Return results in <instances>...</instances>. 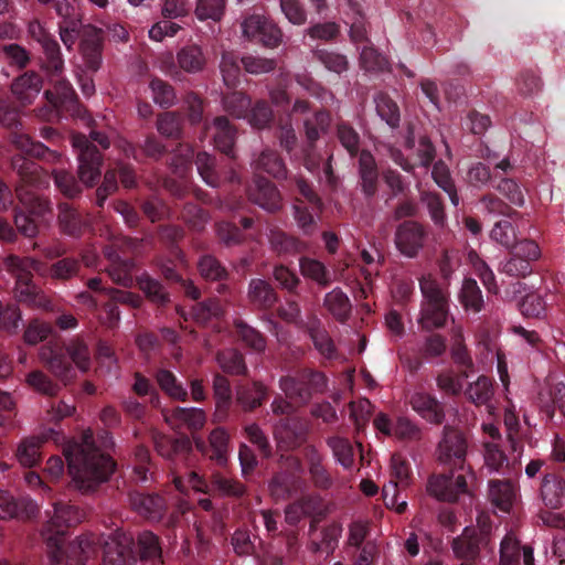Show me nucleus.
Here are the masks:
<instances>
[{"label": "nucleus", "mask_w": 565, "mask_h": 565, "mask_svg": "<svg viewBox=\"0 0 565 565\" xmlns=\"http://www.w3.org/2000/svg\"><path fill=\"white\" fill-rule=\"evenodd\" d=\"M409 403L412 408L423 418L430 423H439L443 418L438 402L430 395L425 393H415L412 395Z\"/></svg>", "instance_id": "20"}, {"label": "nucleus", "mask_w": 565, "mask_h": 565, "mask_svg": "<svg viewBox=\"0 0 565 565\" xmlns=\"http://www.w3.org/2000/svg\"><path fill=\"white\" fill-rule=\"evenodd\" d=\"M221 72L226 86H235L238 82L241 70L234 56L224 54L221 61Z\"/></svg>", "instance_id": "59"}, {"label": "nucleus", "mask_w": 565, "mask_h": 565, "mask_svg": "<svg viewBox=\"0 0 565 565\" xmlns=\"http://www.w3.org/2000/svg\"><path fill=\"white\" fill-rule=\"evenodd\" d=\"M397 249L407 257H414L423 246V230L413 222L399 225L395 234Z\"/></svg>", "instance_id": "16"}, {"label": "nucleus", "mask_w": 565, "mask_h": 565, "mask_svg": "<svg viewBox=\"0 0 565 565\" xmlns=\"http://www.w3.org/2000/svg\"><path fill=\"white\" fill-rule=\"evenodd\" d=\"M467 443L463 435L457 429H447L437 449L438 460L445 465H454L465 470V456Z\"/></svg>", "instance_id": "10"}, {"label": "nucleus", "mask_w": 565, "mask_h": 565, "mask_svg": "<svg viewBox=\"0 0 565 565\" xmlns=\"http://www.w3.org/2000/svg\"><path fill=\"white\" fill-rule=\"evenodd\" d=\"M511 292L512 299L518 302L523 316L539 318L545 313L546 302L544 298L535 291H527L523 282H515Z\"/></svg>", "instance_id": "14"}, {"label": "nucleus", "mask_w": 565, "mask_h": 565, "mask_svg": "<svg viewBox=\"0 0 565 565\" xmlns=\"http://www.w3.org/2000/svg\"><path fill=\"white\" fill-rule=\"evenodd\" d=\"M431 177L438 186L448 193L451 203L457 206L459 204V196L455 191L448 167L444 162L435 163Z\"/></svg>", "instance_id": "35"}, {"label": "nucleus", "mask_w": 565, "mask_h": 565, "mask_svg": "<svg viewBox=\"0 0 565 565\" xmlns=\"http://www.w3.org/2000/svg\"><path fill=\"white\" fill-rule=\"evenodd\" d=\"M30 33L42 45L46 56L45 68L52 72L50 82L53 84V89L45 92L46 98L56 108H62L73 114L77 113L78 105L75 93L71 85L60 77L63 61L60 56L56 41L40 22L30 24Z\"/></svg>", "instance_id": "3"}, {"label": "nucleus", "mask_w": 565, "mask_h": 565, "mask_svg": "<svg viewBox=\"0 0 565 565\" xmlns=\"http://www.w3.org/2000/svg\"><path fill=\"white\" fill-rule=\"evenodd\" d=\"M217 360L221 367L226 372L241 374L245 371L243 358L236 350H227L222 352Z\"/></svg>", "instance_id": "56"}, {"label": "nucleus", "mask_w": 565, "mask_h": 565, "mask_svg": "<svg viewBox=\"0 0 565 565\" xmlns=\"http://www.w3.org/2000/svg\"><path fill=\"white\" fill-rule=\"evenodd\" d=\"M227 441L228 436L221 428L213 430L210 435V446L213 450L211 458L215 459L221 465L226 462Z\"/></svg>", "instance_id": "48"}, {"label": "nucleus", "mask_w": 565, "mask_h": 565, "mask_svg": "<svg viewBox=\"0 0 565 565\" xmlns=\"http://www.w3.org/2000/svg\"><path fill=\"white\" fill-rule=\"evenodd\" d=\"M333 455L338 462L344 468H351L354 463V449L350 441L342 437H333L329 439Z\"/></svg>", "instance_id": "34"}, {"label": "nucleus", "mask_w": 565, "mask_h": 565, "mask_svg": "<svg viewBox=\"0 0 565 565\" xmlns=\"http://www.w3.org/2000/svg\"><path fill=\"white\" fill-rule=\"evenodd\" d=\"M66 350L73 362L81 371L88 370L90 359L87 345L85 343L78 340H74L67 345Z\"/></svg>", "instance_id": "55"}, {"label": "nucleus", "mask_w": 565, "mask_h": 565, "mask_svg": "<svg viewBox=\"0 0 565 565\" xmlns=\"http://www.w3.org/2000/svg\"><path fill=\"white\" fill-rule=\"evenodd\" d=\"M473 480L470 470H459L450 476L434 477L428 481V492L439 500L456 501L460 494L469 492V482Z\"/></svg>", "instance_id": "7"}, {"label": "nucleus", "mask_w": 565, "mask_h": 565, "mask_svg": "<svg viewBox=\"0 0 565 565\" xmlns=\"http://www.w3.org/2000/svg\"><path fill=\"white\" fill-rule=\"evenodd\" d=\"M60 440V433L54 428L43 430L41 436L22 440L15 452L17 460L23 467H33L40 460V448L46 440Z\"/></svg>", "instance_id": "12"}, {"label": "nucleus", "mask_w": 565, "mask_h": 565, "mask_svg": "<svg viewBox=\"0 0 565 565\" xmlns=\"http://www.w3.org/2000/svg\"><path fill=\"white\" fill-rule=\"evenodd\" d=\"M90 39L84 40L81 45L85 66L88 71H96L100 64V34L97 30L88 28Z\"/></svg>", "instance_id": "23"}, {"label": "nucleus", "mask_w": 565, "mask_h": 565, "mask_svg": "<svg viewBox=\"0 0 565 565\" xmlns=\"http://www.w3.org/2000/svg\"><path fill=\"white\" fill-rule=\"evenodd\" d=\"M72 143L78 151L79 179L85 185L92 186L100 175V154L96 148L89 143L85 136L74 135Z\"/></svg>", "instance_id": "8"}, {"label": "nucleus", "mask_w": 565, "mask_h": 565, "mask_svg": "<svg viewBox=\"0 0 565 565\" xmlns=\"http://www.w3.org/2000/svg\"><path fill=\"white\" fill-rule=\"evenodd\" d=\"M164 420L174 429H200L204 426L206 417L202 409L195 407H179L163 413Z\"/></svg>", "instance_id": "17"}, {"label": "nucleus", "mask_w": 565, "mask_h": 565, "mask_svg": "<svg viewBox=\"0 0 565 565\" xmlns=\"http://www.w3.org/2000/svg\"><path fill=\"white\" fill-rule=\"evenodd\" d=\"M468 260L480 277L484 287L491 292H497L498 288L494 282V275L492 270L487 266V264L480 259L473 250L468 253Z\"/></svg>", "instance_id": "42"}, {"label": "nucleus", "mask_w": 565, "mask_h": 565, "mask_svg": "<svg viewBox=\"0 0 565 565\" xmlns=\"http://www.w3.org/2000/svg\"><path fill=\"white\" fill-rule=\"evenodd\" d=\"M541 257V249L533 241L524 239L515 246L512 255L501 264V271L512 277H524L532 273L531 263Z\"/></svg>", "instance_id": "9"}, {"label": "nucleus", "mask_w": 565, "mask_h": 565, "mask_svg": "<svg viewBox=\"0 0 565 565\" xmlns=\"http://www.w3.org/2000/svg\"><path fill=\"white\" fill-rule=\"evenodd\" d=\"M178 63L185 72L194 73L203 68L205 58L199 46H188L178 53Z\"/></svg>", "instance_id": "28"}, {"label": "nucleus", "mask_w": 565, "mask_h": 565, "mask_svg": "<svg viewBox=\"0 0 565 565\" xmlns=\"http://www.w3.org/2000/svg\"><path fill=\"white\" fill-rule=\"evenodd\" d=\"M324 305L338 319H344L351 310L349 298L338 288L326 296Z\"/></svg>", "instance_id": "30"}, {"label": "nucleus", "mask_w": 565, "mask_h": 565, "mask_svg": "<svg viewBox=\"0 0 565 565\" xmlns=\"http://www.w3.org/2000/svg\"><path fill=\"white\" fill-rule=\"evenodd\" d=\"M40 359L44 362L49 369L55 374L57 377L63 381L70 380L71 369L68 364L65 362L64 358L60 354H56L51 345H46L41 348L40 350Z\"/></svg>", "instance_id": "26"}, {"label": "nucleus", "mask_w": 565, "mask_h": 565, "mask_svg": "<svg viewBox=\"0 0 565 565\" xmlns=\"http://www.w3.org/2000/svg\"><path fill=\"white\" fill-rule=\"evenodd\" d=\"M139 288L146 294L151 301L157 303H163L168 300V295L163 287L154 279L149 276H141L138 279Z\"/></svg>", "instance_id": "51"}, {"label": "nucleus", "mask_w": 565, "mask_h": 565, "mask_svg": "<svg viewBox=\"0 0 565 565\" xmlns=\"http://www.w3.org/2000/svg\"><path fill=\"white\" fill-rule=\"evenodd\" d=\"M541 497L546 507L558 509L565 504V479L557 475L544 477Z\"/></svg>", "instance_id": "18"}, {"label": "nucleus", "mask_w": 565, "mask_h": 565, "mask_svg": "<svg viewBox=\"0 0 565 565\" xmlns=\"http://www.w3.org/2000/svg\"><path fill=\"white\" fill-rule=\"evenodd\" d=\"M491 238L502 246L510 248L515 243L516 232L510 221H499L491 231Z\"/></svg>", "instance_id": "41"}, {"label": "nucleus", "mask_w": 565, "mask_h": 565, "mask_svg": "<svg viewBox=\"0 0 565 565\" xmlns=\"http://www.w3.org/2000/svg\"><path fill=\"white\" fill-rule=\"evenodd\" d=\"M300 271L305 277L310 278L322 286L331 281L330 273L321 262L316 259L302 258L300 260Z\"/></svg>", "instance_id": "29"}, {"label": "nucleus", "mask_w": 565, "mask_h": 565, "mask_svg": "<svg viewBox=\"0 0 565 565\" xmlns=\"http://www.w3.org/2000/svg\"><path fill=\"white\" fill-rule=\"evenodd\" d=\"M132 539L119 532L108 537L104 545V565H125L131 556Z\"/></svg>", "instance_id": "15"}, {"label": "nucleus", "mask_w": 565, "mask_h": 565, "mask_svg": "<svg viewBox=\"0 0 565 565\" xmlns=\"http://www.w3.org/2000/svg\"><path fill=\"white\" fill-rule=\"evenodd\" d=\"M236 329L242 340L253 350L260 352L265 349L264 338L253 328L243 321L236 322Z\"/></svg>", "instance_id": "54"}, {"label": "nucleus", "mask_w": 565, "mask_h": 565, "mask_svg": "<svg viewBox=\"0 0 565 565\" xmlns=\"http://www.w3.org/2000/svg\"><path fill=\"white\" fill-rule=\"evenodd\" d=\"M324 386V377L319 373L310 374L309 377L301 376L295 379L286 376L280 380V388L288 398H299L300 402H306L309 398L310 390H319Z\"/></svg>", "instance_id": "13"}, {"label": "nucleus", "mask_w": 565, "mask_h": 565, "mask_svg": "<svg viewBox=\"0 0 565 565\" xmlns=\"http://www.w3.org/2000/svg\"><path fill=\"white\" fill-rule=\"evenodd\" d=\"M250 198L264 210L274 211L279 207V193L268 180H259L255 189L250 190Z\"/></svg>", "instance_id": "22"}, {"label": "nucleus", "mask_w": 565, "mask_h": 565, "mask_svg": "<svg viewBox=\"0 0 565 565\" xmlns=\"http://www.w3.org/2000/svg\"><path fill=\"white\" fill-rule=\"evenodd\" d=\"M280 9L292 24L301 25L307 20L306 12L298 0H280Z\"/></svg>", "instance_id": "57"}, {"label": "nucleus", "mask_w": 565, "mask_h": 565, "mask_svg": "<svg viewBox=\"0 0 565 565\" xmlns=\"http://www.w3.org/2000/svg\"><path fill=\"white\" fill-rule=\"evenodd\" d=\"M265 387L262 384H253L250 386H242L237 391V401L246 409L257 407L265 396Z\"/></svg>", "instance_id": "38"}, {"label": "nucleus", "mask_w": 565, "mask_h": 565, "mask_svg": "<svg viewBox=\"0 0 565 565\" xmlns=\"http://www.w3.org/2000/svg\"><path fill=\"white\" fill-rule=\"evenodd\" d=\"M154 103L160 106L173 104L175 96L172 88L160 79H154L150 84Z\"/></svg>", "instance_id": "62"}, {"label": "nucleus", "mask_w": 565, "mask_h": 565, "mask_svg": "<svg viewBox=\"0 0 565 565\" xmlns=\"http://www.w3.org/2000/svg\"><path fill=\"white\" fill-rule=\"evenodd\" d=\"M157 451L164 458H172L173 455L185 452L190 449V441L186 438L171 440L166 436L154 438Z\"/></svg>", "instance_id": "33"}, {"label": "nucleus", "mask_w": 565, "mask_h": 565, "mask_svg": "<svg viewBox=\"0 0 565 565\" xmlns=\"http://www.w3.org/2000/svg\"><path fill=\"white\" fill-rule=\"evenodd\" d=\"M225 10V0H198L195 14L199 20L218 21Z\"/></svg>", "instance_id": "39"}, {"label": "nucleus", "mask_w": 565, "mask_h": 565, "mask_svg": "<svg viewBox=\"0 0 565 565\" xmlns=\"http://www.w3.org/2000/svg\"><path fill=\"white\" fill-rule=\"evenodd\" d=\"M360 173L364 192L369 195L372 194L374 192L377 173L374 159L369 152L363 151L360 156Z\"/></svg>", "instance_id": "32"}, {"label": "nucleus", "mask_w": 565, "mask_h": 565, "mask_svg": "<svg viewBox=\"0 0 565 565\" xmlns=\"http://www.w3.org/2000/svg\"><path fill=\"white\" fill-rule=\"evenodd\" d=\"M268 23L269 20L263 15H250L242 23L243 34L249 39H258L260 41V35Z\"/></svg>", "instance_id": "58"}, {"label": "nucleus", "mask_w": 565, "mask_h": 565, "mask_svg": "<svg viewBox=\"0 0 565 565\" xmlns=\"http://www.w3.org/2000/svg\"><path fill=\"white\" fill-rule=\"evenodd\" d=\"M379 116L391 127H396L399 121L397 105L387 96L381 95L375 99Z\"/></svg>", "instance_id": "44"}, {"label": "nucleus", "mask_w": 565, "mask_h": 565, "mask_svg": "<svg viewBox=\"0 0 565 565\" xmlns=\"http://www.w3.org/2000/svg\"><path fill=\"white\" fill-rule=\"evenodd\" d=\"M6 266L17 277L15 291L21 300L46 307L43 296H40L38 288L31 282L32 273H40L39 264L31 258H19L9 256L6 258Z\"/></svg>", "instance_id": "6"}, {"label": "nucleus", "mask_w": 565, "mask_h": 565, "mask_svg": "<svg viewBox=\"0 0 565 565\" xmlns=\"http://www.w3.org/2000/svg\"><path fill=\"white\" fill-rule=\"evenodd\" d=\"M249 297L254 302L262 306H268L275 301L274 290L262 279H255L250 282Z\"/></svg>", "instance_id": "46"}, {"label": "nucleus", "mask_w": 565, "mask_h": 565, "mask_svg": "<svg viewBox=\"0 0 565 565\" xmlns=\"http://www.w3.org/2000/svg\"><path fill=\"white\" fill-rule=\"evenodd\" d=\"M26 384L34 391L54 395L57 392V386L41 371H33L26 375Z\"/></svg>", "instance_id": "50"}, {"label": "nucleus", "mask_w": 565, "mask_h": 565, "mask_svg": "<svg viewBox=\"0 0 565 565\" xmlns=\"http://www.w3.org/2000/svg\"><path fill=\"white\" fill-rule=\"evenodd\" d=\"M451 354L458 364L466 365L470 362L463 345V330L460 324H454L450 330Z\"/></svg>", "instance_id": "43"}, {"label": "nucleus", "mask_w": 565, "mask_h": 565, "mask_svg": "<svg viewBox=\"0 0 565 565\" xmlns=\"http://www.w3.org/2000/svg\"><path fill=\"white\" fill-rule=\"evenodd\" d=\"M138 546L143 558H158L161 554V548L158 537L151 532H142L138 536Z\"/></svg>", "instance_id": "53"}, {"label": "nucleus", "mask_w": 565, "mask_h": 565, "mask_svg": "<svg viewBox=\"0 0 565 565\" xmlns=\"http://www.w3.org/2000/svg\"><path fill=\"white\" fill-rule=\"evenodd\" d=\"M373 425L380 434L386 437L413 439L419 434L418 427L404 416L397 417L393 423L386 414L379 413L373 420Z\"/></svg>", "instance_id": "11"}, {"label": "nucleus", "mask_w": 565, "mask_h": 565, "mask_svg": "<svg viewBox=\"0 0 565 565\" xmlns=\"http://www.w3.org/2000/svg\"><path fill=\"white\" fill-rule=\"evenodd\" d=\"M351 418L354 420L358 430L362 429L369 422L371 415V403L367 399H360L350 404Z\"/></svg>", "instance_id": "63"}, {"label": "nucleus", "mask_w": 565, "mask_h": 565, "mask_svg": "<svg viewBox=\"0 0 565 565\" xmlns=\"http://www.w3.org/2000/svg\"><path fill=\"white\" fill-rule=\"evenodd\" d=\"M111 446L113 441L106 431L96 438L87 430L81 441L65 450L68 472L78 490H94L110 477L115 465L105 450Z\"/></svg>", "instance_id": "1"}, {"label": "nucleus", "mask_w": 565, "mask_h": 565, "mask_svg": "<svg viewBox=\"0 0 565 565\" xmlns=\"http://www.w3.org/2000/svg\"><path fill=\"white\" fill-rule=\"evenodd\" d=\"M303 434V427L298 426L295 420L280 423L275 429L277 441L286 447H294Z\"/></svg>", "instance_id": "31"}, {"label": "nucleus", "mask_w": 565, "mask_h": 565, "mask_svg": "<svg viewBox=\"0 0 565 565\" xmlns=\"http://www.w3.org/2000/svg\"><path fill=\"white\" fill-rule=\"evenodd\" d=\"M489 497L498 509L508 512L516 499V492L509 481H491Z\"/></svg>", "instance_id": "21"}, {"label": "nucleus", "mask_w": 565, "mask_h": 565, "mask_svg": "<svg viewBox=\"0 0 565 565\" xmlns=\"http://www.w3.org/2000/svg\"><path fill=\"white\" fill-rule=\"evenodd\" d=\"M11 142L17 149L29 156H42L46 151L43 145L31 141L26 135L21 132L13 134Z\"/></svg>", "instance_id": "60"}, {"label": "nucleus", "mask_w": 565, "mask_h": 565, "mask_svg": "<svg viewBox=\"0 0 565 565\" xmlns=\"http://www.w3.org/2000/svg\"><path fill=\"white\" fill-rule=\"evenodd\" d=\"M257 170H264L274 177L285 175V166L282 161L273 151H264L255 162Z\"/></svg>", "instance_id": "40"}, {"label": "nucleus", "mask_w": 565, "mask_h": 565, "mask_svg": "<svg viewBox=\"0 0 565 565\" xmlns=\"http://www.w3.org/2000/svg\"><path fill=\"white\" fill-rule=\"evenodd\" d=\"M521 556L519 542L513 533H508L501 541L500 562L501 565H518Z\"/></svg>", "instance_id": "37"}, {"label": "nucleus", "mask_w": 565, "mask_h": 565, "mask_svg": "<svg viewBox=\"0 0 565 565\" xmlns=\"http://www.w3.org/2000/svg\"><path fill=\"white\" fill-rule=\"evenodd\" d=\"M361 64L366 71L383 70L387 65L384 56L371 46H364L361 51Z\"/></svg>", "instance_id": "64"}, {"label": "nucleus", "mask_w": 565, "mask_h": 565, "mask_svg": "<svg viewBox=\"0 0 565 565\" xmlns=\"http://www.w3.org/2000/svg\"><path fill=\"white\" fill-rule=\"evenodd\" d=\"M132 505L139 513L156 518L163 509V501L157 495L137 494L132 498Z\"/></svg>", "instance_id": "36"}, {"label": "nucleus", "mask_w": 565, "mask_h": 565, "mask_svg": "<svg viewBox=\"0 0 565 565\" xmlns=\"http://www.w3.org/2000/svg\"><path fill=\"white\" fill-rule=\"evenodd\" d=\"M84 519L85 512L75 505L62 502L54 504L53 515L50 516L42 532L52 562L58 563L65 557L66 565H85L96 554V537L94 535L79 536L64 550L65 529Z\"/></svg>", "instance_id": "2"}, {"label": "nucleus", "mask_w": 565, "mask_h": 565, "mask_svg": "<svg viewBox=\"0 0 565 565\" xmlns=\"http://www.w3.org/2000/svg\"><path fill=\"white\" fill-rule=\"evenodd\" d=\"M491 525L487 515H479L477 526L465 527L462 534L454 540L452 550L457 557L472 561L488 547Z\"/></svg>", "instance_id": "5"}, {"label": "nucleus", "mask_w": 565, "mask_h": 565, "mask_svg": "<svg viewBox=\"0 0 565 565\" xmlns=\"http://www.w3.org/2000/svg\"><path fill=\"white\" fill-rule=\"evenodd\" d=\"M466 395L475 404H487L493 395L492 382L487 376H479L475 382L470 383L466 390Z\"/></svg>", "instance_id": "27"}, {"label": "nucleus", "mask_w": 565, "mask_h": 565, "mask_svg": "<svg viewBox=\"0 0 565 565\" xmlns=\"http://www.w3.org/2000/svg\"><path fill=\"white\" fill-rule=\"evenodd\" d=\"M211 129H213L215 146L221 151L230 153L234 145L235 132L228 120L225 117H218L214 120Z\"/></svg>", "instance_id": "24"}, {"label": "nucleus", "mask_w": 565, "mask_h": 565, "mask_svg": "<svg viewBox=\"0 0 565 565\" xmlns=\"http://www.w3.org/2000/svg\"><path fill=\"white\" fill-rule=\"evenodd\" d=\"M459 299L467 311L479 312L483 307L481 290L471 278L463 280Z\"/></svg>", "instance_id": "25"}, {"label": "nucleus", "mask_w": 565, "mask_h": 565, "mask_svg": "<svg viewBox=\"0 0 565 565\" xmlns=\"http://www.w3.org/2000/svg\"><path fill=\"white\" fill-rule=\"evenodd\" d=\"M20 202L30 215L43 214L49 205L47 202L39 198L34 192L20 188L18 190Z\"/></svg>", "instance_id": "45"}, {"label": "nucleus", "mask_w": 565, "mask_h": 565, "mask_svg": "<svg viewBox=\"0 0 565 565\" xmlns=\"http://www.w3.org/2000/svg\"><path fill=\"white\" fill-rule=\"evenodd\" d=\"M198 171L206 184L216 186L218 183L217 175L214 172V159L206 152H201L195 160Z\"/></svg>", "instance_id": "52"}, {"label": "nucleus", "mask_w": 565, "mask_h": 565, "mask_svg": "<svg viewBox=\"0 0 565 565\" xmlns=\"http://www.w3.org/2000/svg\"><path fill=\"white\" fill-rule=\"evenodd\" d=\"M157 381L160 387L172 398L183 399L185 397V390L178 384L175 376L171 372L160 371L157 375Z\"/></svg>", "instance_id": "47"}, {"label": "nucleus", "mask_w": 565, "mask_h": 565, "mask_svg": "<svg viewBox=\"0 0 565 565\" xmlns=\"http://www.w3.org/2000/svg\"><path fill=\"white\" fill-rule=\"evenodd\" d=\"M423 302L419 324L427 330L440 328L448 316V294L430 275L420 280Z\"/></svg>", "instance_id": "4"}, {"label": "nucleus", "mask_w": 565, "mask_h": 565, "mask_svg": "<svg viewBox=\"0 0 565 565\" xmlns=\"http://www.w3.org/2000/svg\"><path fill=\"white\" fill-rule=\"evenodd\" d=\"M306 134L310 141H315L320 132H324L330 125V117L326 113H317L311 120H306Z\"/></svg>", "instance_id": "61"}, {"label": "nucleus", "mask_w": 565, "mask_h": 565, "mask_svg": "<svg viewBox=\"0 0 565 565\" xmlns=\"http://www.w3.org/2000/svg\"><path fill=\"white\" fill-rule=\"evenodd\" d=\"M11 90L21 104H31L41 90V79L34 73H25L12 83Z\"/></svg>", "instance_id": "19"}, {"label": "nucleus", "mask_w": 565, "mask_h": 565, "mask_svg": "<svg viewBox=\"0 0 565 565\" xmlns=\"http://www.w3.org/2000/svg\"><path fill=\"white\" fill-rule=\"evenodd\" d=\"M317 503L316 499L310 498L289 505L286 510V521L290 524L298 523L303 516L316 511Z\"/></svg>", "instance_id": "49"}]
</instances>
